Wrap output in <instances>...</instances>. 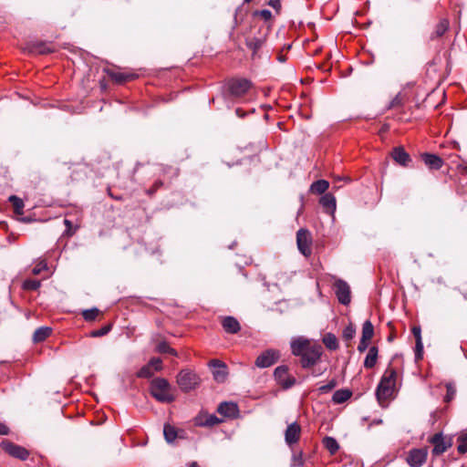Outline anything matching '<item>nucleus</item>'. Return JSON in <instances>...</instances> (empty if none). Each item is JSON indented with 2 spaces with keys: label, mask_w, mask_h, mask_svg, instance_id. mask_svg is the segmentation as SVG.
<instances>
[{
  "label": "nucleus",
  "mask_w": 467,
  "mask_h": 467,
  "mask_svg": "<svg viewBox=\"0 0 467 467\" xmlns=\"http://www.w3.org/2000/svg\"><path fill=\"white\" fill-rule=\"evenodd\" d=\"M291 351L296 357L300 358V365L303 368H310L317 365L323 354V348L317 343H312L303 337L291 341Z\"/></svg>",
  "instance_id": "1"
},
{
  "label": "nucleus",
  "mask_w": 467,
  "mask_h": 467,
  "mask_svg": "<svg viewBox=\"0 0 467 467\" xmlns=\"http://www.w3.org/2000/svg\"><path fill=\"white\" fill-rule=\"evenodd\" d=\"M397 378V369L389 366L379 380L376 389V397L379 405L383 408L387 407L389 402L395 398Z\"/></svg>",
  "instance_id": "2"
},
{
  "label": "nucleus",
  "mask_w": 467,
  "mask_h": 467,
  "mask_svg": "<svg viewBox=\"0 0 467 467\" xmlns=\"http://www.w3.org/2000/svg\"><path fill=\"white\" fill-rule=\"evenodd\" d=\"M150 392L158 401L162 403H171L174 400V396L171 391V385L165 379L156 378L150 381Z\"/></svg>",
  "instance_id": "3"
},
{
  "label": "nucleus",
  "mask_w": 467,
  "mask_h": 467,
  "mask_svg": "<svg viewBox=\"0 0 467 467\" xmlns=\"http://www.w3.org/2000/svg\"><path fill=\"white\" fill-rule=\"evenodd\" d=\"M252 87V82L246 78L229 79L225 84V97L240 99L248 94Z\"/></svg>",
  "instance_id": "4"
},
{
  "label": "nucleus",
  "mask_w": 467,
  "mask_h": 467,
  "mask_svg": "<svg viewBox=\"0 0 467 467\" xmlns=\"http://www.w3.org/2000/svg\"><path fill=\"white\" fill-rule=\"evenodd\" d=\"M177 383L182 391L189 392L199 386L200 378L192 370L182 369L177 375Z\"/></svg>",
  "instance_id": "5"
},
{
  "label": "nucleus",
  "mask_w": 467,
  "mask_h": 467,
  "mask_svg": "<svg viewBox=\"0 0 467 467\" xmlns=\"http://www.w3.org/2000/svg\"><path fill=\"white\" fill-rule=\"evenodd\" d=\"M428 441L433 445L431 453L434 457L443 454L452 446L451 438L444 436L442 432L433 434L429 438Z\"/></svg>",
  "instance_id": "6"
},
{
  "label": "nucleus",
  "mask_w": 467,
  "mask_h": 467,
  "mask_svg": "<svg viewBox=\"0 0 467 467\" xmlns=\"http://www.w3.org/2000/svg\"><path fill=\"white\" fill-rule=\"evenodd\" d=\"M274 378L277 384L284 389H288L296 385V379L289 374V368L285 365H281L274 370Z\"/></svg>",
  "instance_id": "7"
},
{
  "label": "nucleus",
  "mask_w": 467,
  "mask_h": 467,
  "mask_svg": "<svg viewBox=\"0 0 467 467\" xmlns=\"http://www.w3.org/2000/svg\"><path fill=\"white\" fill-rule=\"evenodd\" d=\"M281 358L280 351L268 348L262 352L255 359L254 364L259 368H265L275 365Z\"/></svg>",
  "instance_id": "8"
},
{
  "label": "nucleus",
  "mask_w": 467,
  "mask_h": 467,
  "mask_svg": "<svg viewBox=\"0 0 467 467\" xmlns=\"http://www.w3.org/2000/svg\"><path fill=\"white\" fill-rule=\"evenodd\" d=\"M296 244L298 250L305 256L308 257L312 254V238L308 230L301 228L296 233Z\"/></svg>",
  "instance_id": "9"
},
{
  "label": "nucleus",
  "mask_w": 467,
  "mask_h": 467,
  "mask_svg": "<svg viewBox=\"0 0 467 467\" xmlns=\"http://www.w3.org/2000/svg\"><path fill=\"white\" fill-rule=\"evenodd\" d=\"M333 288L338 302L348 306L351 301V292L348 284L342 279H337Z\"/></svg>",
  "instance_id": "10"
},
{
  "label": "nucleus",
  "mask_w": 467,
  "mask_h": 467,
  "mask_svg": "<svg viewBox=\"0 0 467 467\" xmlns=\"http://www.w3.org/2000/svg\"><path fill=\"white\" fill-rule=\"evenodd\" d=\"M0 446L10 456L21 461L26 460L29 456V451L26 448L17 445L8 440L3 441Z\"/></svg>",
  "instance_id": "11"
},
{
  "label": "nucleus",
  "mask_w": 467,
  "mask_h": 467,
  "mask_svg": "<svg viewBox=\"0 0 467 467\" xmlns=\"http://www.w3.org/2000/svg\"><path fill=\"white\" fill-rule=\"evenodd\" d=\"M428 457V449L414 448L411 449L407 455L406 462L410 467H421Z\"/></svg>",
  "instance_id": "12"
},
{
  "label": "nucleus",
  "mask_w": 467,
  "mask_h": 467,
  "mask_svg": "<svg viewBox=\"0 0 467 467\" xmlns=\"http://www.w3.org/2000/svg\"><path fill=\"white\" fill-rule=\"evenodd\" d=\"M270 30V26L266 28L265 33H258V36H248L245 38L246 47L252 51V57H254L258 52L265 45L267 37V33Z\"/></svg>",
  "instance_id": "13"
},
{
  "label": "nucleus",
  "mask_w": 467,
  "mask_h": 467,
  "mask_svg": "<svg viewBox=\"0 0 467 467\" xmlns=\"http://www.w3.org/2000/svg\"><path fill=\"white\" fill-rule=\"evenodd\" d=\"M162 368V361L159 358H152L148 364L143 366L138 372L137 377L141 379H150L153 376L154 372L160 371Z\"/></svg>",
  "instance_id": "14"
},
{
  "label": "nucleus",
  "mask_w": 467,
  "mask_h": 467,
  "mask_svg": "<svg viewBox=\"0 0 467 467\" xmlns=\"http://www.w3.org/2000/svg\"><path fill=\"white\" fill-rule=\"evenodd\" d=\"M105 72L108 75V77L117 84H124L132 81L138 78V75L136 73L130 71H119L106 68Z\"/></svg>",
  "instance_id": "15"
},
{
  "label": "nucleus",
  "mask_w": 467,
  "mask_h": 467,
  "mask_svg": "<svg viewBox=\"0 0 467 467\" xmlns=\"http://www.w3.org/2000/svg\"><path fill=\"white\" fill-rule=\"evenodd\" d=\"M217 412L228 419H236L239 416V408L234 402H222L217 408Z\"/></svg>",
  "instance_id": "16"
},
{
  "label": "nucleus",
  "mask_w": 467,
  "mask_h": 467,
  "mask_svg": "<svg viewBox=\"0 0 467 467\" xmlns=\"http://www.w3.org/2000/svg\"><path fill=\"white\" fill-rule=\"evenodd\" d=\"M301 436V427L297 422L289 424L285 431V442L292 446L296 443Z\"/></svg>",
  "instance_id": "17"
},
{
  "label": "nucleus",
  "mask_w": 467,
  "mask_h": 467,
  "mask_svg": "<svg viewBox=\"0 0 467 467\" xmlns=\"http://www.w3.org/2000/svg\"><path fill=\"white\" fill-rule=\"evenodd\" d=\"M221 324L223 330L228 334H237L241 330L239 321L234 317H224Z\"/></svg>",
  "instance_id": "18"
},
{
  "label": "nucleus",
  "mask_w": 467,
  "mask_h": 467,
  "mask_svg": "<svg viewBox=\"0 0 467 467\" xmlns=\"http://www.w3.org/2000/svg\"><path fill=\"white\" fill-rule=\"evenodd\" d=\"M393 160L401 166L407 167L411 161L410 156L402 147H396L391 151Z\"/></svg>",
  "instance_id": "19"
},
{
  "label": "nucleus",
  "mask_w": 467,
  "mask_h": 467,
  "mask_svg": "<svg viewBox=\"0 0 467 467\" xmlns=\"http://www.w3.org/2000/svg\"><path fill=\"white\" fill-rule=\"evenodd\" d=\"M421 159L425 165L432 170H440L443 165V160L436 154L423 153Z\"/></svg>",
  "instance_id": "20"
},
{
  "label": "nucleus",
  "mask_w": 467,
  "mask_h": 467,
  "mask_svg": "<svg viewBox=\"0 0 467 467\" xmlns=\"http://www.w3.org/2000/svg\"><path fill=\"white\" fill-rule=\"evenodd\" d=\"M209 366L217 368L213 371V377L217 381H223L226 378V366L219 359H212Z\"/></svg>",
  "instance_id": "21"
},
{
  "label": "nucleus",
  "mask_w": 467,
  "mask_h": 467,
  "mask_svg": "<svg viewBox=\"0 0 467 467\" xmlns=\"http://www.w3.org/2000/svg\"><path fill=\"white\" fill-rule=\"evenodd\" d=\"M324 210L328 213H333L336 210V198L331 193L324 194L319 201Z\"/></svg>",
  "instance_id": "22"
},
{
  "label": "nucleus",
  "mask_w": 467,
  "mask_h": 467,
  "mask_svg": "<svg viewBox=\"0 0 467 467\" xmlns=\"http://www.w3.org/2000/svg\"><path fill=\"white\" fill-rule=\"evenodd\" d=\"M352 391L348 389H337L332 396V401L335 404H342L352 397Z\"/></svg>",
  "instance_id": "23"
},
{
  "label": "nucleus",
  "mask_w": 467,
  "mask_h": 467,
  "mask_svg": "<svg viewBox=\"0 0 467 467\" xmlns=\"http://www.w3.org/2000/svg\"><path fill=\"white\" fill-rule=\"evenodd\" d=\"M379 349L377 347L372 346L368 348V354L364 360V367L366 368H372L375 367L378 360Z\"/></svg>",
  "instance_id": "24"
},
{
  "label": "nucleus",
  "mask_w": 467,
  "mask_h": 467,
  "mask_svg": "<svg viewBox=\"0 0 467 467\" xmlns=\"http://www.w3.org/2000/svg\"><path fill=\"white\" fill-rule=\"evenodd\" d=\"M449 28V20L446 18H442L436 25L433 32L431 35V39H435L441 37Z\"/></svg>",
  "instance_id": "25"
},
{
  "label": "nucleus",
  "mask_w": 467,
  "mask_h": 467,
  "mask_svg": "<svg viewBox=\"0 0 467 467\" xmlns=\"http://www.w3.org/2000/svg\"><path fill=\"white\" fill-rule=\"evenodd\" d=\"M52 333V328L49 327H40L33 334V341L40 343L45 341Z\"/></svg>",
  "instance_id": "26"
},
{
  "label": "nucleus",
  "mask_w": 467,
  "mask_h": 467,
  "mask_svg": "<svg viewBox=\"0 0 467 467\" xmlns=\"http://www.w3.org/2000/svg\"><path fill=\"white\" fill-rule=\"evenodd\" d=\"M196 424L199 426H205V427H212L214 425H217L221 422H223V420H220L215 415H206L204 417V420H202V417L197 418Z\"/></svg>",
  "instance_id": "27"
},
{
  "label": "nucleus",
  "mask_w": 467,
  "mask_h": 467,
  "mask_svg": "<svg viewBox=\"0 0 467 467\" xmlns=\"http://www.w3.org/2000/svg\"><path fill=\"white\" fill-rule=\"evenodd\" d=\"M329 187V183L326 180H317L311 184L310 191L313 193L322 194Z\"/></svg>",
  "instance_id": "28"
},
{
  "label": "nucleus",
  "mask_w": 467,
  "mask_h": 467,
  "mask_svg": "<svg viewBox=\"0 0 467 467\" xmlns=\"http://www.w3.org/2000/svg\"><path fill=\"white\" fill-rule=\"evenodd\" d=\"M163 434L167 442L171 443L177 439L178 431L174 426L166 423L163 428Z\"/></svg>",
  "instance_id": "29"
},
{
  "label": "nucleus",
  "mask_w": 467,
  "mask_h": 467,
  "mask_svg": "<svg viewBox=\"0 0 467 467\" xmlns=\"http://www.w3.org/2000/svg\"><path fill=\"white\" fill-rule=\"evenodd\" d=\"M323 343L329 350H336L338 348V341L337 337L332 333H327L323 337Z\"/></svg>",
  "instance_id": "30"
},
{
  "label": "nucleus",
  "mask_w": 467,
  "mask_h": 467,
  "mask_svg": "<svg viewBox=\"0 0 467 467\" xmlns=\"http://www.w3.org/2000/svg\"><path fill=\"white\" fill-rule=\"evenodd\" d=\"M374 336V327L369 320H366L362 326V336L361 338L364 340H371Z\"/></svg>",
  "instance_id": "31"
},
{
  "label": "nucleus",
  "mask_w": 467,
  "mask_h": 467,
  "mask_svg": "<svg viewBox=\"0 0 467 467\" xmlns=\"http://www.w3.org/2000/svg\"><path fill=\"white\" fill-rule=\"evenodd\" d=\"M325 448L331 453L335 454L338 449L339 445L337 441L332 437H326L323 441Z\"/></svg>",
  "instance_id": "32"
},
{
  "label": "nucleus",
  "mask_w": 467,
  "mask_h": 467,
  "mask_svg": "<svg viewBox=\"0 0 467 467\" xmlns=\"http://www.w3.org/2000/svg\"><path fill=\"white\" fill-rule=\"evenodd\" d=\"M99 314H100V310L97 307L83 310L81 313L83 318L87 322H92V321L96 320V318L99 317Z\"/></svg>",
  "instance_id": "33"
},
{
  "label": "nucleus",
  "mask_w": 467,
  "mask_h": 467,
  "mask_svg": "<svg viewBox=\"0 0 467 467\" xmlns=\"http://www.w3.org/2000/svg\"><path fill=\"white\" fill-rule=\"evenodd\" d=\"M457 451L460 454H464L467 452V431L462 432L457 438Z\"/></svg>",
  "instance_id": "34"
},
{
  "label": "nucleus",
  "mask_w": 467,
  "mask_h": 467,
  "mask_svg": "<svg viewBox=\"0 0 467 467\" xmlns=\"http://www.w3.org/2000/svg\"><path fill=\"white\" fill-rule=\"evenodd\" d=\"M405 103V96L401 93H398L395 98L389 102L388 107L389 109H400Z\"/></svg>",
  "instance_id": "35"
},
{
  "label": "nucleus",
  "mask_w": 467,
  "mask_h": 467,
  "mask_svg": "<svg viewBox=\"0 0 467 467\" xmlns=\"http://www.w3.org/2000/svg\"><path fill=\"white\" fill-rule=\"evenodd\" d=\"M9 202L12 203L15 213H16L18 214L23 213L24 202L19 197H17L16 195H11L9 197Z\"/></svg>",
  "instance_id": "36"
},
{
  "label": "nucleus",
  "mask_w": 467,
  "mask_h": 467,
  "mask_svg": "<svg viewBox=\"0 0 467 467\" xmlns=\"http://www.w3.org/2000/svg\"><path fill=\"white\" fill-rule=\"evenodd\" d=\"M41 285V282L36 279H26L23 282L22 288L26 291H36Z\"/></svg>",
  "instance_id": "37"
},
{
  "label": "nucleus",
  "mask_w": 467,
  "mask_h": 467,
  "mask_svg": "<svg viewBox=\"0 0 467 467\" xmlns=\"http://www.w3.org/2000/svg\"><path fill=\"white\" fill-rule=\"evenodd\" d=\"M356 335V327L353 324H348L343 330L342 337L346 341H350Z\"/></svg>",
  "instance_id": "38"
},
{
  "label": "nucleus",
  "mask_w": 467,
  "mask_h": 467,
  "mask_svg": "<svg viewBox=\"0 0 467 467\" xmlns=\"http://www.w3.org/2000/svg\"><path fill=\"white\" fill-rule=\"evenodd\" d=\"M445 387H446V395H445L444 400L446 402H450L454 398V396L456 394L455 384L453 382H448V383H446Z\"/></svg>",
  "instance_id": "39"
},
{
  "label": "nucleus",
  "mask_w": 467,
  "mask_h": 467,
  "mask_svg": "<svg viewBox=\"0 0 467 467\" xmlns=\"http://www.w3.org/2000/svg\"><path fill=\"white\" fill-rule=\"evenodd\" d=\"M54 49L48 47L45 43H38L36 46L33 47L32 52L37 53V54H48L53 52Z\"/></svg>",
  "instance_id": "40"
},
{
  "label": "nucleus",
  "mask_w": 467,
  "mask_h": 467,
  "mask_svg": "<svg viewBox=\"0 0 467 467\" xmlns=\"http://www.w3.org/2000/svg\"><path fill=\"white\" fill-rule=\"evenodd\" d=\"M111 329V325H106L99 329H96L90 332L91 337H99L107 335Z\"/></svg>",
  "instance_id": "41"
},
{
  "label": "nucleus",
  "mask_w": 467,
  "mask_h": 467,
  "mask_svg": "<svg viewBox=\"0 0 467 467\" xmlns=\"http://www.w3.org/2000/svg\"><path fill=\"white\" fill-rule=\"evenodd\" d=\"M64 224L66 225V231H65V235L70 237L72 236L73 234H75L77 229H78V226L76 225H73V223L68 220V219H65L64 220Z\"/></svg>",
  "instance_id": "42"
},
{
  "label": "nucleus",
  "mask_w": 467,
  "mask_h": 467,
  "mask_svg": "<svg viewBox=\"0 0 467 467\" xmlns=\"http://www.w3.org/2000/svg\"><path fill=\"white\" fill-rule=\"evenodd\" d=\"M253 16H260L265 21H270L272 19V17H273L272 13L269 10H267V9L256 10V11H254L253 13Z\"/></svg>",
  "instance_id": "43"
},
{
  "label": "nucleus",
  "mask_w": 467,
  "mask_h": 467,
  "mask_svg": "<svg viewBox=\"0 0 467 467\" xmlns=\"http://www.w3.org/2000/svg\"><path fill=\"white\" fill-rule=\"evenodd\" d=\"M337 386V380L336 379H331L328 381L327 384L326 385H322L318 388V391L320 393H328L329 391H331L335 387Z\"/></svg>",
  "instance_id": "44"
},
{
  "label": "nucleus",
  "mask_w": 467,
  "mask_h": 467,
  "mask_svg": "<svg viewBox=\"0 0 467 467\" xmlns=\"http://www.w3.org/2000/svg\"><path fill=\"white\" fill-rule=\"evenodd\" d=\"M158 351L161 353H170L176 355V351L171 348L166 342H161L158 345Z\"/></svg>",
  "instance_id": "45"
},
{
  "label": "nucleus",
  "mask_w": 467,
  "mask_h": 467,
  "mask_svg": "<svg viewBox=\"0 0 467 467\" xmlns=\"http://www.w3.org/2000/svg\"><path fill=\"white\" fill-rule=\"evenodd\" d=\"M162 186H163V182H162V181H161V180H157V181L153 183V185H152L150 189H148V190H147V192H147V194H149V195H152V194H154V193H155V192H156L160 188H161Z\"/></svg>",
  "instance_id": "46"
},
{
  "label": "nucleus",
  "mask_w": 467,
  "mask_h": 467,
  "mask_svg": "<svg viewBox=\"0 0 467 467\" xmlns=\"http://www.w3.org/2000/svg\"><path fill=\"white\" fill-rule=\"evenodd\" d=\"M45 269H47V264L45 261H41L32 269V274L37 275Z\"/></svg>",
  "instance_id": "47"
},
{
  "label": "nucleus",
  "mask_w": 467,
  "mask_h": 467,
  "mask_svg": "<svg viewBox=\"0 0 467 467\" xmlns=\"http://www.w3.org/2000/svg\"><path fill=\"white\" fill-rule=\"evenodd\" d=\"M267 5L273 7L276 14L279 15L282 9V5L280 0H269Z\"/></svg>",
  "instance_id": "48"
},
{
  "label": "nucleus",
  "mask_w": 467,
  "mask_h": 467,
  "mask_svg": "<svg viewBox=\"0 0 467 467\" xmlns=\"http://www.w3.org/2000/svg\"><path fill=\"white\" fill-rule=\"evenodd\" d=\"M457 171L458 173L462 174V175H466L467 174V161L462 160L461 162H457Z\"/></svg>",
  "instance_id": "49"
},
{
  "label": "nucleus",
  "mask_w": 467,
  "mask_h": 467,
  "mask_svg": "<svg viewBox=\"0 0 467 467\" xmlns=\"http://www.w3.org/2000/svg\"><path fill=\"white\" fill-rule=\"evenodd\" d=\"M304 461L302 452L300 451L298 454H295L293 458V465L294 466H303Z\"/></svg>",
  "instance_id": "50"
},
{
  "label": "nucleus",
  "mask_w": 467,
  "mask_h": 467,
  "mask_svg": "<svg viewBox=\"0 0 467 467\" xmlns=\"http://www.w3.org/2000/svg\"><path fill=\"white\" fill-rule=\"evenodd\" d=\"M422 351H423L422 341L421 340H417L416 341V358H421Z\"/></svg>",
  "instance_id": "51"
},
{
  "label": "nucleus",
  "mask_w": 467,
  "mask_h": 467,
  "mask_svg": "<svg viewBox=\"0 0 467 467\" xmlns=\"http://www.w3.org/2000/svg\"><path fill=\"white\" fill-rule=\"evenodd\" d=\"M368 344H369V340H364V338H360V341L358 346V350L360 353L364 352L368 348Z\"/></svg>",
  "instance_id": "52"
},
{
  "label": "nucleus",
  "mask_w": 467,
  "mask_h": 467,
  "mask_svg": "<svg viewBox=\"0 0 467 467\" xmlns=\"http://www.w3.org/2000/svg\"><path fill=\"white\" fill-rule=\"evenodd\" d=\"M411 331H412L414 337L416 338V341L421 340V329L420 327H413Z\"/></svg>",
  "instance_id": "53"
},
{
  "label": "nucleus",
  "mask_w": 467,
  "mask_h": 467,
  "mask_svg": "<svg viewBox=\"0 0 467 467\" xmlns=\"http://www.w3.org/2000/svg\"><path fill=\"white\" fill-rule=\"evenodd\" d=\"M450 159H451V164L454 165L455 168L457 169V162L459 163L462 161V159L460 158V156H458V155L450 156Z\"/></svg>",
  "instance_id": "54"
},
{
  "label": "nucleus",
  "mask_w": 467,
  "mask_h": 467,
  "mask_svg": "<svg viewBox=\"0 0 467 467\" xmlns=\"http://www.w3.org/2000/svg\"><path fill=\"white\" fill-rule=\"evenodd\" d=\"M9 433V429L6 425L0 422V435H7Z\"/></svg>",
  "instance_id": "55"
},
{
  "label": "nucleus",
  "mask_w": 467,
  "mask_h": 467,
  "mask_svg": "<svg viewBox=\"0 0 467 467\" xmlns=\"http://www.w3.org/2000/svg\"><path fill=\"white\" fill-rule=\"evenodd\" d=\"M235 114L237 115L238 118L244 119L247 115V112L243 110L241 108H237L235 109Z\"/></svg>",
  "instance_id": "56"
},
{
  "label": "nucleus",
  "mask_w": 467,
  "mask_h": 467,
  "mask_svg": "<svg viewBox=\"0 0 467 467\" xmlns=\"http://www.w3.org/2000/svg\"><path fill=\"white\" fill-rule=\"evenodd\" d=\"M108 194L114 200H117V201H120L122 200V197L121 196H118L116 194H113L110 191V189H108Z\"/></svg>",
  "instance_id": "57"
},
{
  "label": "nucleus",
  "mask_w": 467,
  "mask_h": 467,
  "mask_svg": "<svg viewBox=\"0 0 467 467\" xmlns=\"http://www.w3.org/2000/svg\"><path fill=\"white\" fill-rule=\"evenodd\" d=\"M277 59H278L280 62H285V61L286 60V57H285L283 54L279 53V54L277 55Z\"/></svg>",
  "instance_id": "58"
},
{
  "label": "nucleus",
  "mask_w": 467,
  "mask_h": 467,
  "mask_svg": "<svg viewBox=\"0 0 467 467\" xmlns=\"http://www.w3.org/2000/svg\"><path fill=\"white\" fill-rule=\"evenodd\" d=\"M462 295L467 300V286L462 289Z\"/></svg>",
  "instance_id": "59"
},
{
  "label": "nucleus",
  "mask_w": 467,
  "mask_h": 467,
  "mask_svg": "<svg viewBox=\"0 0 467 467\" xmlns=\"http://www.w3.org/2000/svg\"><path fill=\"white\" fill-rule=\"evenodd\" d=\"M322 373H323L322 371H319V372L313 371L312 375L315 377H317V376L321 375Z\"/></svg>",
  "instance_id": "60"
},
{
  "label": "nucleus",
  "mask_w": 467,
  "mask_h": 467,
  "mask_svg": "<svg viewBox=\"0 0 467 467\" xmlns=\"http://www.w3.org/2000/svg\"><path fill=\"white\" fill-rule=\"evenodd\" d=\"M189 467H199L196 462H192Z\"/></svg>",
  "instance_id": "61"
},
{
  "label": "nucleus",
  "mask_w": 467,
  "mask_h": 467,
  "mask_svg": "<svg viewBox=\"0 0 467 467\" xmlns=\"http://www.w3.org/2000/svg\"><path fill=\"white\" fill-rule=\"evenodd\" d=\"M244 3H250V2H252L253 0H244Z\"/></svg>",
  "instance_id": "62"
}]
</instances>
